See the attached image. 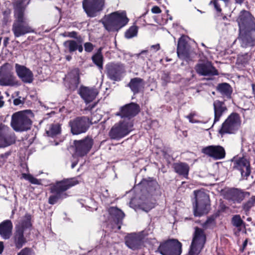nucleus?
Returning a JSON list of instances; mask_svg holds the SVG:
<instances>
[{
  "mask_svg": "<svg viewBox=\"0 0 255 255\" xmlns=\"http://www.w3.org/2000/svg\"><path fill=\"white\" fill-rule=\"evenodd\" d=\"M92 59L93 62L99 67V69H102L103 68V57L100 50L93 55Z\"/></svg>",
  "mask_w": 255,
  "mask_h": 255,
  "instance_id": "nucleus-39",
  "label": "nucleus"
},
{
  "mask_svg": "<svg viewBox=\"0 0 255 255\" xmlns=\"http://www.w3.org/2000/svg\"><path fill=\"white\" fill-rule=\"evenodd\" d=\"M241 30H255V23L253 20L252 14L248 11L243 10L241 11L237 19Z\"/></svg>",
  "mask_w": 255,
  "mask_h": 255,
  "instance_id": "nucleus-17",
  "label": "nucleus"
},
{
  "mask_svg": "<svg viewBox=\"0 0 255 255\" xmlns=\"http://www.w3.org/2000/svg\"><path fill=\"white\" fill-rule=\"evenodd\" d=\"M85 50L87 52H91L94 49V46L92 43L90 42H86L84 45Z\"/></svg>",
  "mask_w": 255,
  "mask_h": 255,
  "instance_id": "nucleus-50",
  "label": "nucleus"
},
{
  "mask_svg": "<svg viewBox=\"0 0 255 255\" xmlns=\"http://www.w3.org/2000/svg\"><path fill=\"white\" fill-rule=\"evenodd\" d=\"M195 68L197 73L202 76H212L218 74L217 70L210 62L198 64Z\"/></svg>",
  "mask_w": 255,
  "mask_h": 255,
  "instance_id": "nucleus-24",
  "label": "nucleus"
},
{
  "mask_svg": "<svg viewBox=\"0 0 255 255\" xmlns=\"http://www.w3.org/2000/svg\"><path fill=\"white\" fill-rule=\"evenodd\" d=\"M195 205L194 206V215L200 217L208 213L210 210V200L209 196L203 191H194Z\"/></svg>",
  "mask_w": 255,
  "mask_h": 255,
  "instance_id": "nucleus-8",
  "label": "nucleus"
},
{
  "mask_svg": "<svg viewBox=\"0 0 255 255\" xmlns=\"http://www.w3.org/2000/svg\"><path fill=\"white\" fill-rule=\"evenodd\" d=\"M13 224L11 220L7 219L0 223V236L4 240L9 239L12 235Z\"/></svg>",
  "mask_w": 255,
  "mask_h": 255,
  "instance_id": "nucleus-28",
  "label": "nucleus"
},
{
  "mask_svg": "<svg viewBox=\"0 0 255 255\" xmlns=\"http://www.w3.org/2000/svg\"><path fill=\"white\" fill-rule=\"evenodd\" d=\"M99 117H101V116L100 115H98V116H96L94 115V114H92V115H91V117L90 118H91L92 117H93L94 118V120H97V118H98ZM101 119V118H100V119Z\"/></svg>",
  "mask_w": 255,
  "mask_h": 255,
  "instance_id": "nucleus-63",
  "label": "nucleus"
},
{
  "mask_svg": "<svg viewBox=\"0 0 255 255\" xmlns=\"http://www.w3.org/2000/svg\"><path fill=\"white\" fill-rule=\"evenodd\" d=\"M252 89H253V93L255 96V85H254V84L252 85Z\"/></svg>",
  "mask_w": 255,
  "mask_h": 255,
  "instance_id": "nucleus-64",
  "label": "nucleus"
},
{
  "mask_svg": "<svg viewBox=\"0 0 255 255\" xmlns=\"http://www.w3.org/2000/svg\"><path fill=\"white\" fill-rule=\"evenodd\" d=\"M194 117V114H192V113H190L188 116H187V118L189 120V121L191 122V119L193 118Z\"/></svg>",
  "mask_w": 255,
  "mask_h": 255,
  "instance_id": "nucleus-62",
  "label": "nucleus"
},
{
  "mask_svg": "<svg viewBox=\"0 0 255 255\" xmlns=\"http://www.w3.org/2000/svg\"><path fill=\"white\" fill-rule=\"evenodd\" d=\"M187 45L186 37L184 36H181L178 40L177 49V55L180 58L185 59L188 57Z\"/></svg>",
  "mask_w": 255,
  "mask_h": 255,
  "instance_id": "nucleus-31",
  "label": "nucleus"
},
{
  "mask_svg": "<svg viewBox=\"0 0 255 255\" xmlns=\"http://www.w3.org/2000/svg\"><path fill=\"white\" fill-rule=\"evenodd\" d=\"M28 113H31V110L21 111L13 114L11 125L14 130L23 131L30 128L32 121L27 115Z\"/></svg>",
  "mask_w": 255,
  "mask_h": 255,
  "instance_id": "nucleus-7",
  "label": "nucleus"
},
{
  "mask_svg": "<svg viewBox=\"0 0 255 255\" xmlns=\"http://www.w3.org/2000/svg\"><path fill=\"white\" fill-rule=\"evenodd\" d=\"M231 223L233 226L238 229H240V230H241L242 227L245 226V222L241 219V216L240 215H234L231 219Z\"/></svg>",
  "mask_w": 255,
  "mask_h": 255,
  "instance_id": "nucleus-38",
  "label": "nucleus"
},
{
  "mask_svg": "<svg viewBox=\"0 0 255 255\" xmlns=\"http://www.w3.org/2000/svg\"><path fill=\"white\" fill-rule=\"evenodd\" d=\"M227 194L231 199L237 203H241L246 197L251 195L249 192L243 191L238 188H232L227 191Z\"/></svg>",
  "mask_w": 255,
  "mask_h": 255,
  "instance_id": "nucleus-27",
  "label": "nucleus"
},
{
  "mask_svg": "<svg viewBox=\"0 0 255 255\" xmlns=\"http://www.w3.org/2000/svg\"><path fill=\"white\" fill-rule=\"evenodd\" d=\"M139 185L149 193H153L157 190L160 189V186L156 180L151 177L142 179L139 183Z\"/></svg>",
  "mask_w": 255,
  "mask_h": 255,
  "instance_id": "nucleus-29",
  "label": "nucleus"
},
{
  "mask_svg": "<svg viewBox=\"0 0 255 255\" xmlns=\"http://www.w3.org/2000/svg\"><path fill=\"white\" fill-rule=\"evenodd\" d=\"M92 137L87 136L82 139L74 140L73 147L75 154L80 157L86 156L91 150L94 144Z\"/></svg>",
  "mask_w": 255,
  "mask_h": 255,
  "instance_id": "nucleus-12",
  "label": "nucleus"
},
{
  "mask_svg": "<svg viewBox=\"0 0 255 255\" xmlns=\"http://www.w3.org/2000/svg\"><path fill=\"white\" fill-rule=\"evenodd\" d=\"M79 83V70L77 69H74L66 76L65 85L70 91H74L77 88Z\"/></svg>",
  "mask_w": 255,
  "mask_h": 255,
  "instance_id": "nucleus-26",
  "label": "nucleus"
},
{
  "mask_svg": "<svg viewBox=\"0 0 255 255\" xmlns=\"http://www.w3.org/2000/svg\"><path fill=\"white\" fill-rule=\"evenodd\" d=\"M138 31V27L133 25L131 26L125 33V37L127 38H131L136 36Z\"/></svg>",
  "mask_w": 255,
  "mask_h": 255,
  "instance_id": "nucleus-41",
  "label": "nucleus"
},
{
  "mask_svg": "<svg viewBox=\"0 0 255 255\" xmlns=\"http://www.w3.org/2000/svg\"><path fill=\"white\" fill-rule=\"evenodd\" d=\"M139 206L140 209L146 212H148L154 207V204L152 203L149 202H143L141 203Z\"/></svg>",
  "mask_w": 255,
  "mask_h": 255,
  "instance_id": "nucleus-44",
  "label": "nucleus"
},
{
  "mask_svg": "<svg viewBox=\"0 0 255 255\" xmlns=\"http://www.w3.org/2000/svg\"><path fill=\"white\" fill-rule=\"evenodd\" d=\"M161 11V9L157 6H154L151 9V12L153 13H159Z\"/></svg>",
  "mask_w": 255,
  "mask_h": 255,
  "instance_id": "nucleus-55",
  "label": "nucleus"
},
{
  "mask_svg": "<svg viewBox=\"0 0 255 255\" xmlns=\"http://www.w3.org/2000/svg\"><path fill=\"white\" fill-rule=\"evenodd\" d=\"M241 124L239 114L232 113L222 124L218 133L222 136L226 134H234L238 130Z\"/></svg>",
  "mask_w": 255,
  "mask_h": 255,
  "instance_id": "nucleus-10",
  "label": "nucleus"
},
{
  "mask_svg": "<svg viewBox=\"0 0 255 255\" xmlns=\"http://www.w3.org/2000/svg\"><path fill=\"white\" fill-rule=\"evenodd\" d=\"M148 51L147 50H143L140 53L137 54L133 56H135L137 58H141L143 60H145V58H147V55Z\"/></svg>",
  "mask_w": 255,
  "mask_h": 255,
  "instance_id": "nucleus-48",
  "label": "nucleus"
},
{
  "mask_svg": "<svg viewBox=\"0 0 255 255\" xmlns=\"http://www.w3.org/2000/svg\"><path fill=\"white\" fill-rule=\"evenodd\" d=\"M31 219V215L27 213L18 223L15 225L13 240L16 249H21L26 243V239L24 236V232L32 227Z\"/></svg>",
  "mask_w": 255,
  "mask_h": 255,
  "instance_id": "nucleus-4",
  "label": "nucleus"
},
{
  "mask_svg": "<svg viewBox=\"0 0 255 255\" xmlns=\"http://www.w3.org/2000/svg\"><path fill=\"white\" fill-rule=\"evenodd\" d=\"M255 204V196H253L250 199L243 205V209L246 212H249Z\"/></svg>",
  "mask_w": 255,
  "mask_h": 255,
  "instance_id": "nucleus-42",
  "label": "nucleus"
},
{
  "mask_svg": "<svg viewBox=\"0 0 255 255\" xmlns=\"http://www.w3.org/2000/svg\"><path fill=\"white\" fill-rule=\"evenodd\" d=\"M85 102L87 104H89L88 107H87V110H92L97 105V102H94L92 104H90V103L93 101L94 100H95L96 97H81Z\"/></svg>",
  "mask_w": 255,
  "mask_h": 255,
  "instance_id": "nucleus-43",
  "label": "nucleus"
},
{
  "mask_svg": "<svg viewBox=\"0 0 255 255\" xmlns=\"http://www.w3.org/2000/svg\"><path fill=\"white\" fill-rule=\"evenodd\" d=\"M217 89L221 94L225 96H231L233 92L232 88L227 83L218 84Z\"/></svg>",
  "mask_w": 255,
  "mask_h": 255,
  "instance_id": "nucleus-37",
  "label": "nucleus"
},
{
  "mask_svg": "<svg viewBox=\"0 0 255 255\" xmlns=\"http://www.w3.org/2000/svg\"><path fill=\"white\" fill-rule=\"evenodd\" d=\"M233 169L239 170L242 177L247 178L251 174L250 161L244 157H234L232 160Z\"/></svg>",
  "mask_w": 255,
  "mask_h": 255,
  "instance_id": "nucleus-18",
  "label": "nucleus"
},
{
  "mask_svg": "<svg viewBox=\"0 0 255 255\" xmlns=\"http://www.w3.org/2000/svg\"><path fill=\"white\" fill-rule=\"evenodd\" d=\"M214 124L219 121L220 118L223 115L224 112L227 110V108L224 101L216 100L214 101Z\"/></svg>",
  "mask_w": 255,
  "mask_h": 255,
  "instance_id": "nucleus-30",
  "label": "nucleus"
},
{
  "mask_svg": "<svg viewBox=\"0 0 255 255\" xmlns=\"http://www.w3.org/2000/svg\"><path fill=\"white\" fill-rule=\"evenodd\" d=\"M174 171L178 175L187 178L190 170L189 165L185 162H176L173 164Z\"/></svg>",
  "mask_w": 255,
  "mask_h": 255,
  "instance_id": "nucleus-32",
  "label": "nucleus"
},
{
  "mask_svg": "<svg viewBox=\"0 0 255 255\" xmlns=\"http://www.w3.org/2000/svg\"><path fill=\"white\" fill-rule=\"evenodd\" d=\"M238 40L241 47L243 48L252 47L255 45V30H239Z\"/></svg>",
  "mask_w": 255,
  "mask_h": 255,
  "instance_id": "nucleus-19",
  "label": "nucleus"
},
{
  "mask_svg": "<svg viewBox=\"0 0 255 255\" xmlns=\"http://www.w3.org/2000/svg\"><path fill=\"white\" fill-rule=\"evenodd\" d=\"M9 41V38L8 37H5L3 41V45L5 47L7 46V44Z\"/></svg>",
  "mask_w": 255,
  "mask_h": 255,
  "instance_id": "nucleus-60",
  "label": "nucleus"
},
{
  "mask_svg": "<svg viewBox=\"0 0 255 255\" xmlns=\"http://www.w3.org/2000/svg\"><path fill=\"white\" fill-rule=\"evenodd\" d=\"M79 183L77 177H73L63 178L50 184L48 188L50 194L48 199V204L53 205L69 197L67 191Z\"/></svg>",
  "mask_w": 255,
  "mask_h": 255,
  "instance_id": "nucleus-1",
  "label": "nucleus"
},
{
  "mask_svg": "<svg viewBox=\"0 0 255 255\" xmlns=\"http://www.w3.org/2000/svg\"><path fill=\"white\" fill-rule=\"evenodd\" d=\"M139 112V106L132 102L121 107L119 111L115 113V116H119L121 119H124V120H131Z\"/></svg>",
  "mask_w": 255,
  "mask_h": 255,
  "instance_id": "nucleus-13",
  "label": "nucleus"
},
{
  "mask_svg": "<svg viewBox=\"0 0 255 255\" xmlns=\"http://www.w3.org/2000/svg\"><path fill=\"white\" fill-rule=\"evenodd\" d=\"M3 97H0V108L2 107L4 105V102L3 100Z\"/></svg>",
  "mask_w": 255,
  "mask_h": 255,
  "instance_id": "nucleus-59",
  "label": "nucleus"
},
{
  "mask_svg": "<svg viewBox=\"0 0 255 255\" xmlns=\"http://www.w3.org/2000/svg\"><path fill=\"white\" fill-rule=\"evenodd\" d=\"M78 93L80 96H97L98 94V92L94 87L81 86L78 91Z\"/></svg>",
  "mask_w": 255,
  "mask_h": 255,
  "instance_id": "nucleus-35",
  "label": "nucleus"
},
{
  "mask_svg": "<svg viewBox=\"0 0 255 255\" xmlns=\"http://www.w3.org/2000/svg\"><path fill=\"white\" fill-rule=\"evenodd\" d=\"M83 42V39L81 36H79L78 37V43L77 46L76 50H78V51L80 53L82 52L83 51V47L82 44Z\"/></svg>",
  "mask_w": 255,
  "mask_h": 255,
  "instance_id": "nucleus-49",
  "label": "nucleus"
},
{
  "mask_svg": "<svg viewBox=\"0 0 255 255\" xmlns=\"http://www.w3.org/2000/svg\"><path fill=\"white\" fill-rule=\"evenodd\" d=\"M107 76L111 80L120 81L125 73V66L121 63H110L107 66Z\"/></svg>",
  "mask_w": 255,
  "mask_h": 255,
  "instance_id": "nucleus-20",
  "label": "nucleus"
},
{
  "mask_svg": "<svg viewBox=\"0 0 255 255\" xmlns=\"http://www.w3.org/2000/svg\"><path fill=\"white\" fill-rule=\"evenodd\" d=\"M100 120V117L94 120L93 117L89 118L86 116L78 117L70 120L69 125L70 127L71 132L73 135H78L85 133L89 128L91 125L98 123Z\"/></svg>",
  "mask_w": 255,
  "mask_h": 255,
  "instance_id": "nucleus-5",
  "label": "nucleus"
},
{
  "mask_svg": "<svg viewBox=\"0 0 255 255\" xmlns=\"http://www.w3.org/2000/svg\"><path fill=\"white\" fill-rule=\"evenodd\" d=\"M15 71L18 77L25 83H31L34 80L33 72L26 66L15 64Z\"/></svg>",
  "mask_w": 255,
  "mask_h": 255,
  "instance_id": "nucleus-22",
  "label": "nucleus"
},
{
  "mask_svg": "<svg viewBox=\"0 0 255 255\" xmlns=\"http://www.w3.org/2000/svg\"><path fill=\"white\" fill-rule=\"evenodd\" d=\"M31 253V249L26 247L21 250L20 252L17 254V255H32Z\"/></svg>",
  "mask_w": 255,
  "mask_h": 255,
  "instance_id": "nucleus-46",
  "label": "nucleus"
},
{
  "mask_svg": "<svg viewBox=\"0 0 255 255\" xmlns=\"http://www.w3.org/2000/svg\"><path fill=\"white\" fill-rule=\"evenodd\" d=\"M67 37L72 38H75L77 40V38L79 37L78 36V33L77 32L75 31H71V32H67Z\"/></svg>",
  "mask_w": 255,
  "mask_h": 255,
  "instance_id": "nucleus-52",
  "label": "nucleus"
},
{
  "mask_svg": "<svg viewBox=\"0 0 255 255\" xmlns=\"http://www.w3.org/2000/svg\"><path fill=\"white\" fill-rule=\"evenodd\" d=\"M194 229L189 255H199L206 242V235L204 230L198 227H195Z\"/></svg>",
  "mask_w": 255,
  "mask_h": 255,
  "instance_id": "nucleus-11",
  "label": "nucleus"
},
{
  "mask_svg": "<svg viewBox=\"0 0 255 255\" xmlns=\"http://www.w3.org/2000/svg\"><path fill=\"white\" fill-rule=\"evenodd\" d=\"M161 80L162 81V85H166L167 83L170 82V77L169 75L167 73H164L161 77Z\"/></svg>",
  "mask_w": 255,
  "mask_h": 255,
  "instance_id": "nucleus-51",
  "label": "nucleus"
},
{
  "mask_svg": "<svg viewBox=\"0 0 255 255\" xmlns=\"http://www.w3.org/2000/svg\"><path fill=\"white\" fill-rule=\"evenodd\" d=\"M201 151L215 160L223 159L226 156L225 148L221 145H209L203 147Z\"/></svg>",
  "mask_w": 255,
  "mask_h": 255,
  "instance_id": "nucleus-21",
  "label": "nucleus"
},
{
  "mask_svg": "<svg viewBox=\"0 0 255 255\" xmlns=\"http://www.w3.org/2000/svg\"><path fill=\"white\" fill-rule=\"evenodd\" d=\"M22 97H18V98H16L13 100V104L15 106H19L23 105L25 103V98Z\"/></svg>",
  "mask_w": 255,
  "mask_h": 255,
  "instance_id": "nucleus-47",
  "label": "nucleus"
},
{
  "mask_svg": "<svg viewBox=\"0 0 255 255\" xmlns=\"http://www.w3.org/2000/svg\"><path fill=\"white\" fill-rule=\"evenodd\" d=\"M108 211L111 219V228L113 231L117 232L121 228L125 214L122 210L116 207H110Z\"/></svg>",
  "mask_w": 255,
  "mask_h": 255,
  "instance_id": "nucleus-14",
  "label": "nucleus"
},
{
  "mask_svg": "<svg viewBox=\"0 0 255 255\" xmlns=\"http://www.w3.org/2000/svg\"><path fill=\"white\" fill-rule=\"evenodd\" d=\"M250 59V56L248 53L244 55H240L238 58V60L243 64L247 63Z\"/></svg>",
  "mask_w": 255,
  "mask_h": 255,
  "instance_id": "nucleus-45",
  "label": "nucleus"
},
{
  "mask_svg": "<svg viewBox=\"0 0 255 255\" xmlns=\"http://www.w3.org/2000/svg\"><path fill=\"white\" fill-rule=\"evenodd\" d=\"M151 48L154 49L155 51H157L160 49V45L159 44L153 45L151 46Z\"/></svg>",
  "mask_w": 255,
  "mask_h": 255,
  "instance_id": "nucleus-57",
  "label": "nucleus"
},
{
  "mask_svg": "<svg viewBox=\"0 0 255 255\" xmlns=\"http://www.w3.org/2000/svg\"><path fill=\"white\" fill-rule=\"evenodd\" d=\"M104 0H83V7L89 17H95L104 6Z\"/></svg>",
  "mask_w": 255,
  "mask_h": 255,
  "instance_id": "nucleus-16",
  "label": "nucleus"
},
{
  "mask_svg": "<svg viewBox=\"0 0 255 255\" xmlns=\"http://www.w3.org/2000/svg\"><path fill=\"white\" fill-rule=\"evenodd\" d=\"M156 252L161 255H181L182 244L177 239H169L160 243Z\"/></svg>",
  "mask_w": 255,
  "mask_h": 255,
  "instance_id": "nucleus-9",
  "label": "nucleus"
},
{
  "mask_svg": "<svg viewBox=\"0 0 255 255\" xmlns=\"http://www.w3.org/2000/svg\"><path fill=\"white\" fill-rule=\"evenodd\" d=\"M61 125L59 123L52 124L49 125L46 133L49 137H54L61 134Z\"/></svg>",
  "mask_w": 255,
  "mask_h": 255,
  "instance_id": "nucleus-34",
  "label": "nucleus"
},
{
  "mask_svg": "<svg viewBox=\"0 0 255 255\" xmlns=\"http://www.w3.org/2000/svg\"><path fill=\"white\" fill-rule=\"evenodd\" d=\"M247 244H248V240L246 239L243 243V245H242V248H243V250H244L245 248H246V247H247Z\"/></svg>",
  "mask_w": 255,
  "mask_h": 255,
  "instance_id": "nucleus-61",
  "label": "nucleus"
},
{
  "mask_svg": "<svg viewBox=\"0 0 255 255\" xmlns=\"http://www.w3.org/2000/svg\"><path fill=\"white\" fill-rule=\"evenodd\" d=\"M22 177L24 179L28 180L30 183L35 185H41V180H39L34 177L30 174L22 173L21 174Z\"/></svg>",
  "mask_w": 255,
  "mask_h": 255,
  "instance_id": "nucleus-40",
  "label": "nucleus"
},
{
  "mask_svg": "<svg viewBox=\"0 0 255 255\" xmlns=\"http://www.w3.org/2000/svg\"><path fill=\"white\" fill-rule=\"evenodd\" d=\"M24 11L25 7L22 0H17L14 4V20L12 26V31L15 37L34 32L32 27L29 24Z\"/></svg>",
  "mask_w": 255,
  "mask_h": 255,
  "instance_id": "nucleus-2",
  "label": "nucleus"
},
{
  "mask_svg": "<svg viewBox=\"0 0 255 255\" xmlns=\"http://www.w3.org/2000/svg\"><path fill=\"white\" fill-rule=\"evenodd\" d=\"M4 250V245L2 242L0 241V255L2 254Z\"/></svg>",
  "mask_w": 255,
  "mask_h": 255,
  "instance_id": "nucleus-58",
  "label": "nucleus"
},
{
  "mask_svg": "<svg viewBox=\"0 0 255 255\" xmlns=\"http://www.w3.org/2000/svg\"><path fill=\"white\" fill-rule=\"evenodd\" d=\"M14 132L7 126L0 124V147H5L15 142Z\"/></svg>",
  "mask_w": 255,
  "mask_h": 255,
  "instance_id": "nucleus-15",
  "label": "nucleus"
},
{
  "mask_svg": "<svg viewBox=\"0 0 255 255\" xmlns=\"http://www.w3.org/2000/svg\"><path fill=\"white\" fill-rule=\"evenodd\" d=\"M125 244L128 248L135 250L141 248L143 241L140 236L135 233H132L125 237Z\"/></svg>",
  "mask_w": 255,
  "mask_h": 255,
  "instance_id": "nucleus-25",
  "label": "nucleus"
},
{
  "mask_svg": "<svg viewBox=\"0 0 255 255\" xmlns=\"http://www.w3.org/2000/svg\"><path fill=\"white\" fill-rule=\"evenodd\" d=\"M0 85L1 86H14L18 85L16 78L13 73L6 70V66H2L0 70Z\"/></svg>",
  "mask_w": 255,
  "mask_h": 255,
  "instance_id": "nucleus-23",
  "label": "nucleus"
},
{
  "mask_svg": "<svg viewBox=\"0 0 255 255\" xmlns=\"http://www.w3.org/2000/svg\"><path fill=\"white\" fill-rule=\"evenodd\" d=\"M11 154L10 151H7L4 153L0 154V158L3 159V160L7 159V157Z\"/></svg>",
  "mask_w": 255,
  "mask_h": 255,
  "instance_id": "nucleus-54",
  "label": "nucleus"
},
{
  "mask_svg": "<svg viewBox=\"0 0 255 255\" xmlns=\"http://www.w3.org/2000/svg\"><path fill=\"white\" fill-rule=\"evenodd\" d=\"M78 43V38L77 40H68L65 41L63 43L65 52L72 53L76 51Z\"/></svg>",
  "mask_w": 255,
  "mask_h": 255,
  "instance_id": "nucleus-36",
  "label": "nucleus"
},
{
  "mask_svg": "<svg viewBox=\"0 0 255 255\" xmlns=\"http://www.w3.org/2000/svg\"><path fill=\"white\" fill-rule=\"evenodd\" d=\"M128 86L133 93L135 94L143 88L144 82L141 78H134L131 79Z\"/></svg>",
  "mask_w": 255,
  "mask_h": 255,
  "instance_id": "nucleus-33",
  "label": "nucleus"
},
{
  "mask_svg": "<svg viewBox=\"0 0 255 255\" xmlns=\"http://www.w3.org/2000/svg\"><path fill=\"white\" fill-rule=\"evenodd\" d=\"M214 218L213 217H210L207 219L206 220L205 224H211L214 221Z\"/></svg>",
  "mask_w": 255,
  "mask_h": 255,
  "instance_id": "nucleus-56",
  "label": "nucleus"
},
{
  "mask_svg": "<svg viewBox=\"0 0 255 255\" xmlns=\"http://www.w3.org/2000/svg\"><path fill=\"white\" fill-rule=\"evenodd\" d=\"M128 21L125 11H116L105 15L100 22L108 31H118Z\"/></svg>",
  "mask_w": 255,
  "mask_h": 255,
  "instance_id": "nucleus-3",
  "label": "nucleus"
},
{
  "mask_svg": "<svg viewBox=\"0 0 255 255\" xmlns=\"http://www.w3.org/2000/svg\"><path fill=\"white\" fill-rule=\"evenodd\" d=\"M133 129L131 120H120L111 128L109 135L111 139L120 140L128 135Z\"/></svg>",
  "mask_w": 255,
  "mask_h": 255,
  "instance_id": "nucleus-6",
  "label": "nucleus"
},
{
  "mask_svg": "<svg viewBox=\"0 0 255 255\" xmlns=\"http://www.w3.org/2000/svg\"><path fill=\"white\" fill-rule=\"evenodd\" d=\"M212 3V1H211L210 2V4ZM213 3L214 5V7L216 9V10L218 12H221V8H220V5L218 3V2L217 0H214L213 1Z\"/></svg>",
  "mask_w": 255,
  "mask_h": 255,
  "instance_id": "nucleus-53",
  "label": "nucleus"
}]
</instances>
